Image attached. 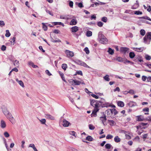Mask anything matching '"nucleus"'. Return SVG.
Segmentation results:
<instances>
[{
    "mask_svg": "<svg viewBox=\"0 0 151 151\" xmlns=\"http://www.w3.org/2000/svg\"><path fill=\"white\" fill-rule=\"evenodd\" d=\"M91 105L94 107V109L93 110L92 113L91 114V117L96 116V113L99 110V108L100 107L101 104L103 103V102L97 101L95 100H93L91 101Z\"/></svg>",
    "mask_w": 151,
    "mask_h": 151,
    "instance_id": "f257e3e1",
    "label": "nucleus"
},
{
    "mask_svg": "<svg viewBox=\"0 0 151 151\" xmlns=\"http://www.w3.org/2000/svg\"><path fill=\"white\" fill-rule=\"evenodd\" d=\"M98 39L100 43L103 44L107 43L108 41L107 39L102 34L101 32H99V33Z\"/></svg>",
    "mask_w": 151,
    "mask_h": 151,
    "instance_id": "f03ea898",
    "label": "nucleus"
},
{
    "mask_svg": "<svg viewBox=\"0 0 151 151\" xmlns=\"http://www.w3.org/2000/svg\"><path fill=\"white\" fill-rule=\"evenodd\" d=\"M76 63L77 64L83 66L85 67L90 68H91L85 62H83L80 60H77L76 61Z\"/></svg>",
    "mask_w": 151,
    "mask_h": 151,
    "instance_id": "7ed1b4c3",
    "label": "nucleus"
},
{
    "mask_svg": "<svg viewBox=\"0 0 151 151\" xmlns=\"http://www.w3.org/2000/svg\"><path fill=\"white\" fill-rule=\"evenodd\" d=\"M65 52L66 55V56L68 58H71L74 56V53L73 52L68 50H65Z\"/></svg>",
    "mask_w": 151,
    "mask_h": 151,
    "instance_id": "20e7f679",
    "label": "nucleus"
},
{
    "mask_svg": "<svg viewBox=\"0 0 151 151\" xmlns=\"http://www.w3.org/2000/svg\"><path fill=\"white\" fill-rule=\"evenodd\" d=\"M70 82L72 85L74 84L75 85H79L81 83V82L80 81L72 79L70 80Z\"/></svg>",
    "mask_w": 151,
    "mask_h": 151,
    "instance_id": "39448f33",
    "label": "nucleus"
},
{
    "mask_svg": "<svg viewBox=\"0 0 151 151\" xmlns=\"http://www.w3.org/2000/svg\"><path fill=\"white\" fill-rule=\"evenodd\" d=\"M129 50V48L124 47H121L120 49V51L124 54H126L127 52H128Z\"/></svg>",
    "mask_w": 151,
    "mask_h": 151,
    "instance_id": "423d86ee",
    "label": "nucleus"
},
{
    "mask_svg": "<svg viewBox=\"0 0 151 151\" xmlns=\"http://www.w3.org/2000/svg\"><path fill=\"white\" fill-rule=\"evenodd\" d=\"M70 124V123L65 119H63V125L64 127H68Z\"/></svg>",
    "mask_w": 151,
    "mask_h": 151,
    "instance_id": "0eeeda50",
    "label": "nucleus"
},
{
    "mask_svg": "<svg viewBox=\"0 0 151 151\" xmlns=\"http://www.w3.org/2000/svg\"><path fill=\"white\" fill-rule=\"evenodd\" d=\"M45 117L48 119L54 120L55 119V118L53 116H51L50 114H45Z\"/></svg>",
    "mask_w": 151,
    "mask_h": 151,
    "instance_id": "6e6552de",
    "label": "nucleus"
},
{
    "mask_svg": "<svg viewBox=\"0 0 151 151\" xmlns=\"http://www.w3.org/2000/svg\"><path fill=\"white\" fill-rule=\"evenodd\" d=\"M128 105L130 107H131L137 106V103L133 101H130L128 104Z\"/></svg>",
    "mask_w": 151,
    "mask_h": 151,
    "instance_id": "1a4fd4ad",
    "label": "nucleus"
},
{
    "mask_svg": "<svg viewBox=\"0 0 151 151\" xmlns=\"http://www.w3.org/2000/svg\"><path fill=\"white\" fill-rule=\"evenodd\" d=\"M78 30V27L76 26H75L71 28V32L72 33H75L77 32Z\"/></svg>",
    "mask_w": 151,
    "mask_h": 151,
    "instance_id": "9d476101",
    "label": "nucleus"
},
{
    "mask_svg": "<svg viewBox=\"0 0 151 151\" xmlns=\"http://www.w3.org/2000/svg\"><path fill=\"white\" fill-rule=\"evenodd\" d=\"M136 2V3L134 4L131 7V8L132 9H136L139 6V4L138 1H137Z\"/></svg>",
    "mask_w": 151,
    "mask_h": 151,
    "instance_id": "9b49d317",
    "label": "nucleus"
},
{
    "mask_svg": "<svg viewBox=\"0 0 151 151\" xmlns=\"http://www.w3.org/2000/svg\"><path fill=\"white\" fill-rule=\"evenodd\" d=\"M1 127L2 128H4L6 127V125L5 122L3 120H1L0 123Z\"/></svg>",
    "mask_w": 151,
    "mask_h": 151,
    "instance_id": "f8f14e48",
    "label": "nucleus"
},
{
    "mask_svg": "<svg viewBox=\"0 0 151 151\" xmlns=\"http://www.w3.org/2000/svg\"><path fill=\"white\" fill-rule=\"evenodd\" d=\"M77 23V21L76 19H73L70 22V24L72 25H75Z\"/></svg>",
    "mask_w": 151,
    "mask_h": 151,
    "instance_id": "ddd939ff",
    "label": "nucleus"
},
{
    "mask_svg": "<svg viewBox=\"0 0 151 151\" xmlns=\"http://www.w3.org/2000/svg\"><path fill=\"white\" fill-rule=\"evenodd\" d=\"M143 47H141L139 48H137V47H134L133 48V49L134 50L139 52H142L143 50Z\"/></svg>",
    "mask_w": 151,
    "mask_h": 151,
    "instance_id": "4468645a",
    "label": "nucleus"
},
{
    "mask_svg": "<svg viewBox=\"0 0 151 151\" xmlns=\"http://www.w3.org/2000/svg\"><path fill=\"white\" fill-rule=\"evenodd\" d=\"M100 120L102 121V123L104 125V122H106V116L104 114V116L100 117Z\"/></svg>",
    "mask_w": 151,
    "mask_h": 151,
    "instance_id": "2eb2a0df",
    "label": "nucleus"
},
{
    "mask_svg": "<svg viewBox=\"0 0 151 151\" xmlns=\"http://www.w3.org/2000/svg\"><path fill=\"white\" fill-rule=\"evenodd\" d=\"M16 81L22 87H24V85L22 81H19L17 78L16 79Z\"/></svg>",
    "mask_w": 151,
    "mask_h": 151,
    "instance_id": "dca6fc26",
    "label": "nucleus"
},
{
    "mask_svg": "<svg viewBox=\"0 0 151 151\" xmlns=\"http://www.w3.org/2000/svg\"><path fill=\"white\" fill-rule=\"evenodd\" d=\"M137 121H142L144 120V118L141 115L137 116Z\"/></svg>",
    "mask_w": 151,
    "mask_h": 151,
    "instance_id": "f3484780",
    "label": "nucleus"
},
{
    "mask_svg": "<svg viewBox=\"0 0 151 151\" xmlns=\"http://www.w3.org/2000/svg\"><path fill=\"white\" fill-rule=\"evenodd\" d=\"M114 141L118 143L121 141V139L117 136L114 137Z\"/></svg>",
    "mask_w": 151,
    "mask_h": 151,
    "instance_id": "a211bd4d",
    "label": "nucleus"
},
{
    "mask_svg": "<svg viewBox=\"0 0 151 151\" xmlns=\"http://www.w3.org/2000/svg\"><path fill=\"white\" fill-rule=\"evenodd\" d=\"M108 121L111 126H114L116 124V122L113 120H108Z\"/></svg>",
    "mask_w": 151,
    "mask_h": 151,
    "instance_id": "6ab92c4d",
    "label": "nucleus"
},
{
    "mask_svg": "<svg viewBox=\"0 0 151 151\" xmlns=\"http://www.w3.org/2000/svg\"><path fill=\"white\" fill-rule=\"evenodd\" d=\"M118 105L121 107H123L124 106V104L122 101H119L117 103Z\"/></svg>",
    "mask_w": 151,
    "mask_h": 151,
    "instance_id": "aec40b11",
    "label": "nucleus"
},
{
    "mask_svg": "<svg viewBox=\"0 0 151 151\" xmlns=\"http://www.w3.org/2000/svg\"><path fill=\"white\" fill-rule=\"evenodd\" d=\"M111 113L115 115L118 113V112L115 109H111Z\"/></svg>",
    "mask_w": 151,
    "mask_h": 151,
    "instance_id": "412c9836",
    "label": "nucleus"
},
{
    "mask_svg": "<svg viewBox=\"0 0 151 151\" xmlns=\"http://www.w3.org/2000/svg\"><path fill=\"white\" fill-rule=\"evenodd\" d=\"M3 112L4 114L6 116L7 114H9V112L8 111L6 108H5L3 110Z\"/></svg>",
    "mask_w": 151,
    "mask_h": 151,
    "instance_id": "4be33fe9",
    "label": "nucleus"
},
{
    "mask_svg": "<svg viewBox=\"0 0 151 151\" xmlns=\"http://www.w3.org/2000/svg\"><path fill=\"white\" fill-rule=\"evenodd\" d=\"M146 35L150 41L151 40V32H150L147 33Z\"/></svg>",
    "mask_w": 151,
    "mask_h": 151,
    "instance_id": "5701e85b",
    "label": "nucleus"
},
{
    "mask_svg": "<svg viewBox=\"0 0 151 151\" xmlns=\"http://www.w3.org/2000/svg\"><path fill=\"white\" fill-rule=\"evenodd\" d=\"M135 56V54L133 52H131L129 53V57L131 58H133Z\"/></svg>",
    "mask_w": 151,
    "mask_h": 151,
    "instance_id": "b1692460",
    "label": "nucleus"
},
{
    "mask_svg": "<svg viewBox=\"0 0 151 151\" xmlns=\"http://www.w3.org/2000/svg\"><path fill=\"white\" fill-rule=\"evenodd\" d=\"M42 28L44 31H46L47 29V26L43 22L42 23Z\"/></svg>",
    "mask_w": 151,
    "mask_h": 151,
    "instance_id": "393cba45",
    "label": "nucleus"
},
{
    "mask_svg": "<svg viewBox=\"0 0 151 151\" xmlns=\"http://www.w3.org/2000/svg\"><path fill=\"white\" fill-rule=\"evenodd\" d=\"M6 33L5 35V36L6 37H9L10 36L11 34L8 30H6Z\"/></svg>",
    "mask_w": 151,
    "mask_h": 151,
    "instance_id": "a878e982",
    "label": "nucleus"
},
{
    "mask_svg": "<svg viewBox=\"0 0 151 151\" xmlns=\"http://www.w3.org/2000/svg\"><path fill=\"white\" fill-rule=\"evenodd\" d=\"M67 65L66 64L63 63L62 65V68L64 70H65L67 68Z\"/></svg>",
    "mask_w": 151,
    "mask_h": 151,
    "instance_id": "bb28decb",
    "label": "nucleus"
},
{
    "mask_svg": "<svg viewBox=\"0 0 151 151\" xmlns=\"http://www.w3.org/2000/svg\"><path fill=\"white\" fill-rule=\"evenodd\" d=\"M147 39H148V38H147L146 35H145V37L143 38L144 42L145 44H149L150 43V41H149V42L148 43H147Z\"/></svg>",
    "mask_w": 151,
    "mask_h": 151,
    "instance_id": "cd10ccee",
    "label": "nucleus"
},
{
    "mask_svg": "<svg viewBox=\"0 0 151 151\" xmlns=\"http://www.w3.org/2000/svg\"><path fill=\"white\" fill-rule=\"evenodd\" d=\"M93 138L90 136H88L86 139V140H88L89 141H92L93 140Z\"/></svg>",
    "mask_w": 151,
    "mask_h": 151,
    "instance_id": "c85d7f7f",
    "label": "nucleus"
},
{
    "mask_svg": "<svg viewBox=\"0 0 151 151\" xmlns=\"http://www.w3.org/2000/svg\"><path fill=\"white\" fill-rule=\"evenodd\" d=\"M54 24L55 25H61L62 26H64V25L63 23L61 22H54Z\"/></svg>",
    "mask_w": 151,
    "mask_h": 151,
    "instance_id": "c756f323",
    "label": "nucleus"
},
{
    "mask_svg": "<svg viewBox=\"0 0 151 151\" xmlns=\"http://www.w3.org/2000/svg\"><path fill=\"white\" fill-rule=\"evenodd\" d=\"M111 147V145L109 143H107L105 145V148L108 149H110Z\"/></svg>",
    "mask_w": 151,
    "mask_h": 151,
    "instance_id": "7c9ffc66",
    "label": "nucleus"
},
{
    "mask_svg": "<svg viewBox=\"0 0 151 151\" xmlns=\"http://www.w3.org/2000/svg\"><path fill=\"white\" fill-rule=\"evenodd\" d=\"M92 35V32L91 31H88L86 32V35L87 37H89L91 36Z\"/></svg>",
    "mask_w": 151,
    "mask_h": 151,
    "instance_id": "2f4dec72",
    "label": "nucleus"
},
{
    "mask_svg": "<svg viewBox=\"0 0 151 151\" xmlns=\"http://www.w3.org/2000/svg\"><path fill=\"white\" fill-rule=\"evenodd\" d=\"M108 52L111 55H113L114 53V50L111 48H109L108 50Z\"/></svg>",
    "mask_w": 151,
    "mask_h": 151,
    "instance_id": "473e14b6",
    "label": "nucleus"
},
{
    "mask_svg": "<svg viewBox=\"0 0 151 151\" xmlns=\"http://www.w3.org/2000/svg\"><path fill=\"white\" fill-rule=\"evenodd\" d=\"M124 13H128L131 14H133L132 11L131 10H127L125 11Z\"/></svg>",
    "mask_w": 151,
    "mask_h": 151,
    "instance_id": "72a5a7b5",
    "label": "nucleus"
},
{
    "mask_svg": "<svg viewBox=\"0 0 151 151\" xmlns=\"http://www.w3.org/2000/svg\"><path fill=\"white\" fill-rule=\"evenodd\" d=\"M60 74L63 81L65 82H66V81L65 79V78L64 77V75L62 73H60Z\"/></svg>",
    "mask_w": 151,
    "mask_h": 151,
    "instance_id": "f704fd0d",
    "label": "nucleus"
},
{
    "mask_svg": "<svg viewBox=\"0 0 151 151\" xmlns=\"http://www.w3.org/2000/svg\"><path fill=\"white\" fill-rule=\"evenodd\" d=\"M9 119L12 124H14L15 123V119L13 117Z\"/></svg>",
    "mask_w": 151,
    "mask_h": 151,
    "instance_id": "c9c22d12",
    "label": "nucleus"
},
{
    "mask_svg": "<svg viewBox=\"0 0 151 151\" xmlns=\"http://www.w3.org/2000/svg\"><path fill=\"white\" fill-rule=\"evenodd\" d=\"M101 20L104 22H106L107 20V18L106 17H104L101 18Z\"/></svg>",
    "mask_w": 151,
    "mask_h": 151,
    "instance_id": "e433bc0d",
    "label": "nucleus"
},
{
    "mask_svg": "<svg viewBox=\"0 0 151 151\" xmlns=\"http://www.w3.org/2000/svg\"><path fill=\"white\" fill-rule=\"evenodd\" d=\"M145 58L146 60H149L151 59V57L148 55L146 54L145 55Z\"/></svg>",
    "mask_w": 151,
    "mask_h": 151,
    "instance_id": "4c0bfd02",
    "label": "nucleus"
},
{
    "mask_svg": "<svg viewBox=\"0 0 151 151\" xmlns=\"http://www.w3.org/2000/svg\"><path fill=\"white\" fill-rule=\"evenodd\" d=\"M104 80L107 81H109L110 80L109 78V76L108 75H106L104 77Z\"/></svg>",
    "mask_w": 151,
    "mask_h": 151,
    "instance_id": "58836bf2",
    "label": "nucleus"
},
{
    "mask_svg": "<svg viewBox=\"0 0 151 151\" xmlns=\"http://www.w3.org/2000/svg\"><path fill=\"white\" fill-rule=\"evenodd\" d=\"M116 60L119 62H123L124 61L123 58L120 57H117L116 58Z\"/></svg>",
    "mask_w": 151,
    "mask_h": 151,
    "instance_id": "ea45409f",
    "label": "nucleus"
},
{
    "mask_svg": "<svg viewBox=\"0 0 151 151\" xmlns=\"http://www.w3.org/2000/svg\"><path fill=\"white\" fill-rule=\"evenodd\" d=\"M98 26L100 27H102L104 24V23L101 22H97Z\"/></svg>",
    "mask_w": 151,
    "mask_h": 151,
    "instance_id": "a19ab883",
    "label": "nucleus"
},
{
    "mask_svg": "<svg viewBox=\"0 0 151 151\" xmlns=\"http://www.w3.org/2000/svg\"><path fill=\"white\" fill-rule=\"evenodd\" d=\"M19 61L17 60H16L14 62V65L18 67L19 65Z\"/></svg>",
    "mask_w": 151,
    "mask_h": 151,
    "instance_id": "79ce46f5",
    "label": "nucleus"
},
{
    "mask_svg": "<svg viewBox=\"0 0 151 151\" xmlns=\"http://www.w3.org/2000/svg\"><path fill=\"white\" fill-rule=\"evenodd\" d=\"M6 117L9 119H10L12 117H13L12 115L11 114V113L10 112L9 113V114L6 115V116H5Z\"/></svg>",
    "mask_w": 151,
    "mask_h": 151,
    "instance_id": "37998d69",
    "label": "nucleus"
},
{
    "mask_svg": "<svg viewBox=\"0 0 151 151\" xmlns=\"http://www.w3.org/2000/svg\"><path fill=\"white\" fill-rule=\"evenodd\" d=\"M89 128L91 130H93L95 128V127L91 124H90L89 125Z\"/></svg>",
    "mask_w": 151,
    "mask_h": 151,
    "instance_id": "c03bdc74",
    "label": "nucleus"
},
{
    "mask_svg": "<svg viewBox=\"0 0 151 151\" xmlns=\"http://www.w3.org/2000/svg\"><path fill=\"white\" fill-rule=\"evenodd\" d=\"M134 14H135L138 15H141L142 14V12H141L139 11H134Z\"/></svg>",
    "mask_w": 151,
    "mask_h": 151,
    "instance_id": "a18cd8bd",
    "label": "nucleus"
},
{
    "mask_svg": "<svg viewBox=\"0 0 151 151\" xmlns=\"http://www.w3.org/2000/svg\"><path fill=\"white\" fill-rule=\"evenodd\" d=\"M51 37V40L52 42H61V41L58 40H55L53 39V38H52Z\"/></svg>",
    "mask_w": 151,
    "mask_h": 151,
    "instance_id": "49530a36",
    "label": "nucleus"
},
{
    "mask_svg": "<svg viewBox=\"0 0 151 151\" xmlns=\"http://www.w3.org/2000/svg\"><path fill=\"white\" fill-rule=\"evenodd\" d=\"M84 51H85L86 54H88L89 53V51L88 50V48L87 47H86L84 49Z\"/></svg>",
    "mask_w": 151,
    "mask_h": 151,
    "instance_id": "de8ad7c7",
    "label": "nucleus"
},
{
    "mask_svg": "<svg viewBox=\"0 0 151 151\" xmlns=\"http://www.w3.org/2000/svg\"><path fill=\"white\" fill-rule=\"evenodd\" d=\"M141 18L142 19H147L150 21H151V19L149 17L147 16H145L144 17H141Z\"/></svg>",
    "mask_w": 151,
    "mask_h": 151,
    "instance_id": "09e8293b",
    "label": "nucleus"
},
{
    "mask_svg": "<svg viewBox=\"0 0 151 151\" xmlns=\"http://www.w3.org/2000/svg\"><path fill=\"white\" fill-rule=\"evenodd\" d=\"M140 34L144 36L145 35V32L144 29H142L140 31Z\"/></svg>",
    "mask_w": 151,
    "mask_h": 151,
    "instance_id": "8fccbe9b",
    "label": "nucleus"
},
{
    "mask_svg": "<svg viewBox=\"0 0 151 151\" xmlns=\"http://www.w3.org/2000/svg\"><path fill=\"white\" fill-rule=\"evenodd\" d=\"M125 92H127V93H129L131 94H134V91L132 89L130 90L128 92L127 91H125Z\"/></svg>",
    "mask_w": 151,
    "mask_h": 151,
    "instance_id": "3c124183",
    "label": "nucleus"
},
{
    "mask_svg": "<svg viewBox=\"0 0 151 151\" xmlns=\"http://www.w3.org/2000/svg\"><path fill=\"white\" fill-rule=\"evenodd\" d=\"M60 19H68V18L66 16H63L61 15L60 16Z\"/></svg>",
    "mask_w": 151,
    "mask_h": 151,
    "instance_id": "603ef678",
    "label": "nucleus"
},
{
    "mask_svg": "<svg viewBox=\"0 0 151 151\" xmlns=\"http://www.w3.org/2000/svg\"><path fill=\"white\" fill-rule=\"evenodd\" d=\"M113 136L110 134H108L106 137V138L108 139H111L112 138Z\"/></svg>",
    "mask_w": 151,
    "mask_h": 151,
    "instance_id": "864d4df0",
    "label": "nucleus"
},
{
    "mask_svg": "<svg viewBox=\"0 0 151 151\" xmlns=\"http://www.w3.org/2000/svg\"><path fill=\"white\" fill-rule=\"evenodd\" d=\"M42 124H45L46 122V120L45 119H42L41 120H39Z\"/></svg>",
    "mask_w": 151,
    "mask_h": 151,
    "instance_id": "5fc2aeb1",
    "label": "nucleus"
},
{
    "mask_svg": "<svg viewBox=\"0 0 151 151\" xmlns=\"http://www.w3.org/2000/svg\"><path fill=\"white\" fill-rule=\"evenodd\" d=\"M69 133L71 135H72L75 137H76L75 135L76 132L74 131H70L69 132Z\"/></svg>",
    "mask_w": 151,
    "mask_h": 151,
    "instance_id": "6e6d98bb",
    "label": "nucleus"
},
{
    "mask_svg": "<svg viewBox=\"0 0 151 151\" xmlns=\"http://www.w3.org/2000/svg\"><path fill=\"white\" fill-rule=\"evenodd\" d=\"M53 32L55 34H60V31L58 29H55L54 30Z\"/></svg>",
    "mask_w": 151,
    "mask_h": 151,
    "instance_id": "4d7b16f0",
    "label": "nucleus"
},
{
    "mask_svg": "<svg viewBox=\"0 0 151 151\" xmlns=\"http://www.w3.org/2000/svg\"><path fill=\"white\" fill-rule=\"evenodd\" d=\"M6 47L4 45H3L1 47V50L3 51H4L6 50Z\"/></svg>",
    "mask_w": 151,
    "mask_h": 151,
    "instance_id": "13d9d810",
    "label": "nucleus"
},
{
    "mask_svg": "<svg viewBox=\"0 0 151 151\" xmlns=\"http://www.w3.org/2000/svg\"><path fill=\"white\" fill-rule=\"evenodd\" d=\"M123 62H124V63L125 64L126 63H130L132 64L133 63V62H131L129 60H127V59L124 61Z\"/></svg>",
    "mask_w": 151,
    "mask_h": 151,
    "instance_id": "bf43d9fd",
    "label": "nucleus"
},
{
    "mask_svg": "<svg viewBox=\"0 0 151 151\" xmlns=\"http://www.w3.org/2000/svg\"><path fill=\"white\" fill-rule=\"evenodd\" d=\"M5 23L3 21H0V26L2 27L4 26Z\"/></svg>",
    "mask_w": 151,
    "mask_h": 151,
    "instance_id": "052dcab7",
    "label": "nucleus"
},
{
    "mask_svg": "<svg viewBox=\"0 0 151 151\" xmlns=\"http://www.w3.org/2000/svg\"><path fill=\"white\" fill-rule=\"evenodd\" d=\"M111 113V109H108L106 111V113L107 114V115H109L110 114V113Z\"/></svg>",
    "mask_w": 151,
    "mask_h": 151,
    "instance_id": "680f3d73",
    "label": "nucleus"
},
{
    "mask_svg": "<svg viewBox=\"0 0 151 151\" xmlns=\"http://www.w3.org/2000/svg\"><path fill=\"white\" fill-rule=\"evenodd\" d=\"M46 12L47 13L49 14L50 15H51L52 16H53V14L52 12H50L49 10H46Z\"/></svg>",
    "mask_w": 151,
    "mask_h": 151,
    "instance_id": "e2e57ef3",
    "label": "nucleus"
},
{
    "mask_svg": "<svg viewBox=\"0 0 151 151\" xmlns=\"http://www.w3.org/2000/svg\"><path fill=\"white\" fill-rule=\"evenodd\" d=\"M5 137H9V135L7 132H5L4 133Z\"/></svg>",
    "mask_w": 151,
    "mask_h": 151,
    "instance_id": "0e129e2a",
    "label": "nucleus"
},
{
    "mask_svg": "<svg viewBox=\"0 0 151 151\" xmlns=\"http://www.w3.org/2000/svg\"><path fill=\"white\" fill-rule=\"evenodd\" d=\"M147 77L145 76H142V79L143 81H145L147 79Z\"/></svg>",
    "mask_w": 151,
    "mask_h": 151,
    "instance_id": "69168bd1",
    "label": "nucleus"
},
{
    "mask_svg": "<svg viewBox=\"0 0 151 151\" xmlns=\"http://www.w3.org/2000/svg\"><path fill=\"white\" fill-rule=\"evenodd\" d=\"M45 72L46 74L49 76H50L52 75V74L50 73L49 71L47 70H46Z\"/></svg>",
    "mask_w": 151,
    "mask_h": 151,
    "instance_id": "338daca9",
    "label": "nucleus"
},
{
    "mask_svg": "<svg viewBox=\"0 0 151 151\" xmlns=\"http://www.w3.org/2000/svg\"><path fill=\"white\" fill-rule=\"evenodd\" d=\"M78 6L79 7L81 8H82L83 7V5L82 3L81 2L78 3Z\"/></svg>",
    "mask_w": 151,
    "mask_h": 151,
    "instance_id": "774afa93",
    "label": "nucleus"
}]
</instances>
